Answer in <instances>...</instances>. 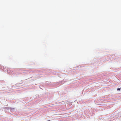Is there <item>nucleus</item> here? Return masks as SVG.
<instances>
[{"mask_svg": "<svg viewBox=\"0 0 121 121\" xmlns=\"http://www.w3.org/2000/svg\"><path fill=\"white\" fill-rule=\"evenodd\" d=\"M121 88V87L120 88H118L117 89V90H119L120 91V89Z\"/></svg>", "mask_w": 121, "mask_h": 121, "instance_id": "1", "label": "nucleus"}]
</instances>
